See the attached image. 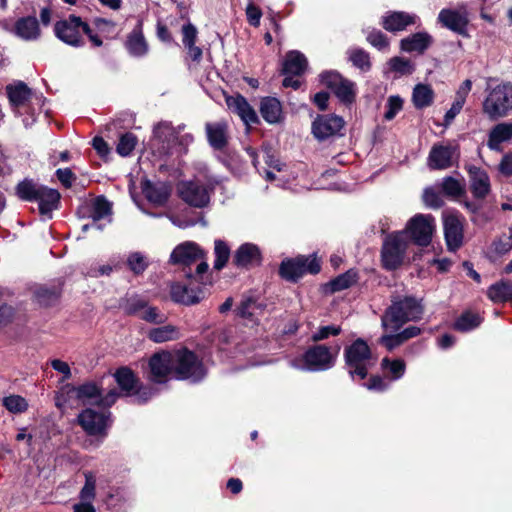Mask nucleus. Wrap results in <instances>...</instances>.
Here are the masks:
<instances>
[{"mask_svg":"<svg viewBox=\"0 0 512 512\" xmlns=\"http://www.w3.org/2000/svg\"><path fill=\"white\" fill-rule=\"evenodd\" d=\"M367 41L378 50H386L389 46L387 37L380 30L368 32Z\"/></svg>","mask_w":512,"mask_h":512,"instance_id":"56","label":"nucleus"},{"mask_svg":"<svg viewBox=\"0 0 512 512\" xmlns=\"http://www.w3.org/2000/svg\"><path fill=\"white\" fill-rule=\"evenodd\" d=\"M209 144L216 150H222L228 142V125L224 121L207 123L205 126Z\"/></svg>","mask_w":512,"mask_h":512,"instance_id":"32","label":"nucleus"},{"mask_svg":"<svg viewBox=\"0 0 512 512\" xmlns=\"http://www.w3.org/2000/svg\"><path fill=\"white\" fill-rule=\"evenodd\" d=\"M341 327L338 325H327L319 327L316 332H314L311 336V339L314 342L322 341L330 336H337L341 333Z\"/></svg>","mask_w":512,"mask_h":512,"instance_id":"54","label":"nucleus"},{"mask_svg":"<svg viewBox=\"0 0 512 512\" xmlns=\"http://www.w3.org/2000/svg\"><path fill=\"white\" fill-rule=\"evenodd\" d=\"M340 350L337 346L335 352L325 345H315L309 348L303 356L290 361L293 368L307 371H324L332 368L336 361V356Z\"/></svg>","mask_w":512,"mask_h":512,"instance_id":"4","label":"nucleus"},{"mask_svg":"<svg viewBox=\"0 0 512 512\" xmlns=\"http://www.w3.org/2000/svg\"><path fill=\"white\" fill-rule=\"evenodd\" d=\"M246 16L250 25L257 27L260 24L262 12L252 1L246 7Z\"/></svg>","mask_w":512,"mask_h":512,"instance_id":"61","label":"nucleus"},{"mask_svg":"<svg viewBox=\"0 0 512 512\" xmlns=\"http://www.w3.org/2000/svg\"><path fill=\"white\" fill-rule=\"evenodd\" d=\"M344 358L349 374L360 379L366 378L369 369L376 363L370 347L362 338L356 339L345 348Z\"/></svg>","mask_w":512,"mask_h":512,"instance_id":"3","label":"nucleus"},{"mask_svg":"<svg viewBox=\"0 0 512 512\" xmlns=\"http://www.w3.org/2000/svg\"><path fill=\"white\" fill-rule=\"evenodd\" d=\"M143 191L147 199L156 205H163L170 194L169 188L165 184L152 185L148 183Z\"/></svg>","mask_w":512,"mask_h":512,"instance_id":"43","label":"nucleus"},{"mask_svg":"<svg viewBox=\"0 0 512 512\" xmlns=\"http://www.w3.org/2000/svg\"><path fill=\"white\" fill-rule=\"evenodd\" d=\"M77 422L87 434L96 435V411L94 409H84L78 415Z\"/></svg>","mask_w":512,"mask_h":512,"instance_id":"44","label":"nucleus"},{"mask_svg":"<svg viewBox=\"0 0 512 512\" xmlns=\"http://www.w3.org/2000/svg\"><path fill=\"white\" fill-rule=\"evenodd\" d=\"M214 269L221 270L224 268L230 257V248L222 240H215L214 242Z\"/></svg>","mask_w":512,"mask_h":512,"instance_id":"45","label":"nucleus"},{"mask_svg":"<svg viewBox=\"0 0 512 512\" xmlns=\"http://www.w3.org/2000/svg\"><path fill=\"white\" fill-rule=\"evenodd\" d=\"M140 318L154 324H161L166 321V316L158 308L146 305V308L140 314Z\"/></svg>","mask_w":512,"mask_h":512,"instance_id":"55","label":"nucleus"},{"mask_svg":"<svg viewBox=\"0 0 512 512\" xmlns=\"http://www.w3.org/2000/svg\"><path fill=\"white\" fill-rule=\"evenodd\" d=\"M12 32L24 41H37L41 37V28L35 16L19 18Z\"/></svg>","mask_w":512,"mask_h":512,"instance_id":"27","label":"nucleus"},{"mask_svg":"<svg viewBox=\"0 0 512 512\" xmlns=\"http://www.w3.org/2000/svg\"><path fill=\"white\" fill-rule=\"evenodd\" d=\"M96 399V383L88 382L79 386L64 384L55 395V405L62 409L80 407L93 403Z\"/></svg>","mask_w":512,"mask_h":512,"instance_id":"7","label":"nucleus"},{"mask_svg":"<svg viewBox=\"0 0 512 512\" xmlns=\"http://www.w3.org/2000/svg\"><path fill=\"white\" fill-rule=\"evenodd\" d=\"M181 126L175 129L169 122L158 123L153 130L151 149L159 157L182 153L194 140L191 134L180 135Z\"/></svg>","mask_w":512,"mask_h":512,"instance_id":"2","label":"nucleus"},{"mask_svg":"<svg viewBox=\"0 0 512 512\" xmlns=\"http://www.w3.org/2000/svg\"><path fill=\"white\" fill-rule=\"evenodd\" d=\"M459 158V145L456 142L435 144L428 156V166L432 169H447Z\"/></svg>","mask_w":512,"mask_h":512,"instance_id":"15","label":"nucleus"},{"mask_svg":"<svg viewBox=\"0 0 512 512\" xmlns=\"http://www.w3.org/2000/svg\"><path fill=\"white\" fill-rule=\"evenodd\" d=\"M147 302L139 297V296H132L128 298L124 304V310L127 314L135 315V314H141L144 308H146Z\"/></svg>","mask_w":512,"mask_h":512,"instance_id":"53","label":"nucleus"},{"mask_svg":"<svg viewBox=\"0 0 512 512\" xmlns=\"http://www.w3.org/2000/svg\"><path fill=\"white\" fill-rule=\"evenodd\" d=\"M437 21L457 34L466 35L468 19L461 9L444 8L439 12Z\"/></svg>","mask_w":512,"mask_h":512,"instance_id":"22","label":"nucleus"},{"mask_svg":"<svg viewBox=\"0 0 512 512\" xmlns=\"http://www.w3.org/2000/svg\"><path fill=\"white\" fill-rule=\"evenodd\" d=\"M55 35L64 43L71 46L84 44V36H87L93 45H96V35L92 34L87 22L80 17L70 15L67 19L57 21L54 26Z\"/></svg>","mask_w":512,"mask_h":512,"instance_id":"5","label":"nucleus"},{"mask_svg":"<svg viewBox=\"0 0 512 512\" xmlns=\"http://www.w3.org/2000/svg\"><path fill=\"white\" fill-rule=\"evenodd\" d=\"M6 93L15 114L19 113V107L25 105L32 96V90L23 81L7 85Z\"/></svg>","mask_w":512,"mask_h":512,"instance_id":"30","label":"nucleus"},{"mask_svg":"<svg viewBox=\"0 0 512 512\" xmlns=\"http://www.w3.org/2000/svg\"><path fill=\"white\" fill-rule=\"evenodd\" d=\"M320 80L334 92L341 102L345 104L354 102L356 97V85L354 82L343 78L335 71L321 73Z\"/></svg>","mask_w":512,"mask_h":512,"instance_id":"13","label":"nucleus"},{"mask_svg":"<svg viewBox=\"0 0 512 512\" xmlns=\"http://www.w3.org/2000/svg\"><path fill=\"white\" fill-rule=\"evenodd\" d=\"M307 65L304 54L296 50L290 51L283 62V74L300 76L305 72Z\"/></svg>","mask_w":512,"mask_h":512,"instance_id":"35","label":"nucleus"},{"mask_svg":"<svg viewBox=\"0 0 512 512\" xmlns=\"http://www.w3.org/2000/svg\"><path fill=\"white\" fill-rule=\"evenodd\" d=\"M403 100L401 97L393 95L387 99L386 112L384 118L387 121H391L395 116L402 110Z\"/></svg>","mask_w":512,"mask_h":512,"instance_id":"52","label":"nucleus"},{"mask_svg":"<svg viewBox=\"0 0 512 512\" xmlns=\"http://www.w3.org/2000/svg\"><path fill=\"white\" fill-rule=\"evenodd\" d=\"M112 203L104 196H98V223L103 221L104 225L112 222Z\"/></svg>","mask_w":512,"mask_h":512,"instance_id":"49","label":"nucleus"},{"mask_svg":"<svg viewBox=\"0 0 512 512\" xmlns=\"http://www.w3.org/2000/svg\"><path fill=\"white\" fill-rule=\"evenodd\" d=\"M148 338L155 343L177 340L180 338V329L170 324L153 328L149 330Z\"/></svg>","mask_w":512,"mask_h":512,"instance_id":"38","label":"nucleus"},{"mask_svg":"<svg viewBox=\"0 0 512 512\" xmlns=\"http://www.w3.org/2000/svg\"><path fill=\"white\" fill-rule=\"evenodd\" d=\"M115 381L125 396L135 395V401L139 404L148 401L153 392L151 389H138V380L133 371L128 367L119 368L114 374Z\"/></svg>","mask_w":512,"mask_h":512,"instance_id":"14","label":"nucleus"},{"mask_svg":"<svg viewBox=\"0 0 512 512\" xmlns=\"http://www.w3.org/2000/svg\"><path fill=\"white\" fill-rule=\"evenodd\" d=\"M117 398L118 394L114 389L105 395L98 389V442L107 435V430L113 423L111 412L106 408L113 405Z\"/></svg>","mask_w":512,"mask_h":512,"instance_id":"18","label":"nucleus"},{"mask_svg":"<svg viewBox=\"0 0 512 512\" xmlns=\"http://www.w3.org/2000/svg\"><path fill=\"white\" fill-rule=\"evenodd\" d=\"M127 264L135 274H141L148 266L146 257L140 252H133L127 258Z\"/></svg>","mask_w":512,"mask_h":512,"instance_id":"50","label":"nucleus"},{"mask_svg":"<svg viewBox=\"0 0 512 512\" xmlns=\"http://www.w3.org/2000/svg\"><path fill=\"white\" fill-rule=\"evenodd\" d=\"M441 186L444 193L449 196H460L464 191L462 184L452 177L444 178Z\"/></svg>","mask_w":512,"mask_h":512,"instance_id":"57","label":"nucleus"},{"mask_svg":"<svg viewBox=\"0 0 512 512\" xmlns=\"http://www.w3.org/2000/svg\"><path fill=\"white\" fill-rule=\"evenodd\" d=\"M379 342L385 346L389 351H392L396 347L402 345L404 341L402 340V336L399 333L397 334H391V335H383Z\"/></svg>","mask_w":512,"mask_h":512,"instance_id":"62","label":"nucleus"},{"mask_svg":"<svg viewBox=\"0 0 512 512\" xmlns=\"http://www.w3.org/2000/svg\"><path fill=\"white\" fill-rule=\"evenodd\" d=\"M435 228V218L432 215L416 214L407 222L402 232L406 238L409 236L416 245L426 247L432 241Z\"/></svg>","mask_w":512,"mask_h":512,"instance_id":"11","label":"nucleus"},{"mask_svg":"<svg viewBox=\"0 0 512 512\" xmlns=\"http://www.w3.org/2000/svg\"><path fill=\"white\" fill-rule=\"evenodd\" d=\"M482 321L483 318L478 313L466 311L457 318L454 328L461 332H468L480 326Z\"/></svg>","mask_w":512,"mask_h":512,"instance_id":"42","label":"nucleus"},{"mask_svg":"<svg viewBox=\"0 0 512 512\" xmlns=\"http://www.w3.org/2000/svg\"><path fill=\"white\" fill-rule=\"evenodd\" d=\"M149 379L155 383H165L174 372L173 352L162 351L151 356L148 362Z\"/></svg>","mask_w":512,"mask_h":512,"instance_id":"16","label":"nucleus"},{"mask_svg":"<svg viewBox=\"0 0 512 512\" xmlns=\"http://www.w3.org/2000/svg\"><path fill=\"white\" fill-rule=\"evenodd\" d=\"M260 113L266 122L278 123L283 117L282 105L275 97H265L261 100Z\"/></svg>","mask_w":512,"mask_h":512,"instance_id":"36","label":"nucleus"},{"mask_svg":"<svg viewBox=\"0 0 512 512\" xmlns=\"http://www.w3.org/2000/svg\"><path fill=\"white\" fill-rule=\"evenodd\" d=\"M178 191L181 199L193 207H205L210 201V192L207 186L199 182H182L178 185Z\"/></svg>","mask_w":512,"mask_h":512,"instance_id":"17","label":"nucleus"},{"mask_svg":"<svg viewBox=\"0 0 512 512\" xmlns=\"http://www.w3.org/2000/svg\"><path fill=\"white\" fill-rule=\"evenodd\" d=\"M170 295L174 302L183 305H195L205 298L203 288L200 286L192 287L179 282L171 284Z\"/></svg>","mask_w":512,"mask_h":512,"instance_id":"20","label":"nucleus"},{"mask_svg":"<svg viewBox=\"0 0 512 512\" xmlns=\"http://www.w3.org/2000/svg\"><path fill=\"white\" fill-rule=\"evenodd\" d=\"M381 366L383 369L388 370L391 374V380L400 379L405 373V363L403 360L396 359L390 361L388 358H384L381 362Z\"/></svg>","mask_w":512,"mask_h":512,"instance_id":"46","label":"nucleus"},{"mask_svg":"<svg viewBox=\"0 0 512 512\" xmlns=\"http://www.w3.org/2000/svg\"><path fill=\"white\" fill-rule=\"evenodd\" d=\"M3 406L11 413H22L27 410L28 403L19 395H10L3 399Z\"/></svg>","mask_w":512,"mask_h":512,"instance_id":"47","label":"nucleus"},{"mask_svg":"<svg viewBox=\"0 0 512 512\" xmlns=\"http://www.w3.org/2000/svg\"><path fill=\"white\" fill-rule=\"evenodd\" d=\"M432 36L427 32L411 34L400 41V48L407 53H424L432 44Z\"/></svg>","mask_w":512,"mask_h":512,"instance_id":"31","label":"nucleus"},{"mask_svg":"<svg viewBox=\"0 0 512 512\" xmlns=\"http://www.w3.org/2000/svg\"><path fill=\"white\" fill-rule=\"evenodd\" d=\"M512 249V228L508 234H503L494 242V251L498 254H505Z\"/></svg>","mask_w":512,"mask_h":512,"instance_id":"59","label":"nucleus"},{"mask_svg":"<svg viewBox=\"0 0 512 512\" xmlns=\"http://www.w3.org/2000/svg\"><path fill=\"white\" fill-rule=\"evenodd\" d=\"M408 244L404 232H394L385 237L381 248V261L386 270H395L403 264Z\"/></svg>","mask_w":512,"mask_h":512,"instance_id":"10","label":"nucleus"},{"mask_svg":"<svg viewBox=\"0 0 512 512\" xmlns=\"http://www.w3.org/2000/svg\"><path fill=\"white\" fill-rule=\"evenodd\" d=\"M358 280V273L355 269H350L345 273L332 279L327 285L326 289L331 293L342 291L351 287Z\"/></svg>","mask_w":512,"mask_h":512,"instance_id":"40","label":"nucleus"},{"mask_svg":"<svg viewBox=\"0 0 512 512\" xmlns=\"http://www.w3.org/2000/svg\"><path fill=\"white\" fill-rule=\"evenodd\" d=\"M182 34L184 46L195 44L197 38V30L194 25L191 23L183 25Z\"/></svg>","mask_w":512,"mask_h":512,"instance_id":"64","label":"nucleus"},{"mask_svg":"<svg viewBox=\"0 0 512 512\" xmlns=\"http://www.w3.org/2000/svg\"><path fill=\"white\" fill-rule=\"evenodd\" d=\"M42 186L32 179H24L16 186V194L21 200L33 202L36 200Z\"/></svg>","mask_w":512,"mask_h":512,"instance_id":"41","label":"nucleus"},{"mask_svg":"<svg viewBox=\"0 0 512 512\" xmlns=\"http://www.w3.org/2000/svg\"><path fill=\"white\" fill-rule=\"evenodd\" d=\"M434 100V91L427 84H417L412 93V102L417 109L430 106Z\"/></svg>","mask_w":512,"mask_h":512,"instance_id":"39","label":"nucleus"},{"mask_svg":"<svg viewBox=\"0 0 512 512\" xmlns=\"http://www.w3.org/2000/svg\"><path fill=\"white\" fill-rule=\"evenodd\" d=\"M423 201L425 205L430 208H439L443 204L440 195L432 188L425 189L423 193Z\"/></svg>","mask_w":512,"mask_h":512,"instance_id":"60","label":"nucleus"},{"mask_svg":"<svg viewBox=\"0 0 512 512\" xmlns=\"http://www.w3.org/2000/svg\"><path fill=\"white\" fill-rule=\"evenodd\" d=\"M444 234L448 249L457 250L463 242V219L457 214H448L444 218Z\"/></svg>","mask_w":512,"mask_h":512,"instance_id":"23","label":"nucleus"},{"mask_svg":"<svg viewBox=\"0 0 512 512\" xmlns=\"http://www.w3.org/2000/svg\"><path fill=\"white\" fill-rule=\"evenodd\" d=\"M320 271V263L316 257L298 256L284 260L280 266V275L291 281H296L305 273L316 274Z\"/></svg>","mask_w":512,"mask_h":512,"instance_id":"12","label":"nucleus"},{"mask_svg":"<svg viewBox=\"0 0 512 512\" xmlns=\"http://www.w3.org/2000/svg\"><path fill=\"white\" fill-rule=\"evenodd\" d=\"M64 281L62 279H55L49 283L36 286L33 291V296L36 302L41 306L55 305L62 294Z\"/></svg>","mask_w":512,"mask_h":512,"instance_id":"21","label":"nucleus"},{"mask_svg":"<svg viewBox=\"0 0 512 512\" xmlns=\"http://www.w3.org/2000/svg\"><path fill=\"white\" fill-rule=\"evenodd\" d=\"M390 68L400 74H411L414 67L411 62L405 58L393 57L389 61Z\"/></svg>","mask_w":512,"mask_h":512,"instance_id":"58","label":"nucleus"},{"mask_svg":"<svg viewBox=\"0 0 512 512\" xmlns=\"http://www.w3.org/2000/svg\"><path fill=\"white\" fill-rule=\"evenodd\" d=\"M172 352L174 373L177 379L198 382L205 377L206 370L195 353L186 348Z\"/></svg>","mask_w":512,"mask_h":512,"instance_id":"9","label":"nucleus"},{"mask_svg":"<svg viewBox=\"0 0 512 512\" xmlns=\"http://www.w3.org/2000/svg\"><path fill=\"white\" fill-rule=\"evenodd\" d=\"M204 253L201 248L194 242L186 241L177 245L171 255L170 262L172 264H178L183 266H190L197 261H200L196 267L195 275L191 272H186L188 279L195 278L196 280H202L203 275L208 270V264L203 261Z\"/></svg>","mask_w":512,"mask_h":512,"instance_id":"8","label":"nucleus"},{"mask_svg":"<svg viewBox=\"0 0 512 512\" xmlns=\"http://www.w3.org/2000/svg\"><path fill=\"white\" fill-rule=\"evenodd\" d=\"M125 46L129 54L133 57H143L148 53V44L142 33V27L140 23H138L137 26L127 36Z\"/></svg>","mask_w":512,"mask_h":512,"instance_id":"33","label":"nucleus"},{"mask_svg":"<svg viewBox=\"0 0 512 512\" xmlns=\"http://www.w3.org/2000/svg\"><path fill=\"white\" fill-rule=\"evenodd\" d=\"M59 200L60 193L57 190L42 186L35 202L38 203L40 214L48 215L54 209H57Z\"/></svg>","mask_w":512,"mask_h":512,"instance_id":"34","label":"nucleus"},{"mask_svg":"<svg viewBox=\"0 0 512 512\" xmlns=\"http://www.w3.org/2000/svg\"><path fill=\"white\" fill-rule=\"evenodd\" d=\"M262 260L260 248L254 243H243L233 255V264L238 268H250L259 265Z\"/></svg>","mask_w":512,"mask_h":512,"instance_id":"25","label":"nucleus"},{"mask_svg":"<svg viewBox=\"0 0 512 512\" xmlns=\"http://www.w3.org/2000/svg\"><path fill=\"white\" fill-rule=\"evenodd\" d=\"M344 120L337 115L318 116L312 123V133L318 140H325L340 132Z\"/></svg>","mask_w":512,"mask_h":512,"instance_id":"19","label":"nucleus"},{"mask_svg":"<svg viewBox=\"0 0 512 512\" xmlns=\"http://www.w3.org/2000/svg\"><path fill=\"white\" fill-rule=\"evenodd\" d=\"M482 110L492 121L506 117L512 110V83H502L489 90Z\"/></svg>","mask_w":512,"mask_h":512,"instance_id":"6","label":"nucleus"},{"mask_svg":"<svg viewBox=\"0 0 512 512\" xmlns=\"http://www.w3.org/2000/svg\"><path fill=\"white\" fill-rule=\"evenodd\" d=\"M51 366L53 367L54 370H56L57 372H59L63 375L60 380L61 383H64L65 381H67L68 379L71 378L72 373H71L70 366L68 365L67 362H64L59 359H54L51 361Z\"/></svg>","mask_w":512,"mask_h":512,"instance_id":"63","label":"nucleus"},{"mask_svg":"<svg viewBox=\"0 0 512 512\" xmlns=\"http://www.w3.org/2000/svg\"><path fill=\"white\" fill-rule=\"evenodd\" d=\"M423 313L421 299L414 296H395L381 318L382 327L396 331L406 322L420 320Z\"/></svg>","mask_w":512,"mask_h":512,"instance_id":"1","label":"nucleus"},{"mask_svg":"<svg viewBox=\"0 0 512 512\" xmlns=\"http://www.w3.org/2000/svg\"><path fill=\"white\" fill-rule=\"evenodd\" d=\"M137 144V137L132 133H126L121 136L117 145V152L121 156H128L134 150Z\"/></svg>","mask_w":512,"mask_h":512,"instance_id":"48","label":"nucleus"},{"mask_svg":"<svg viewBox=\"0 0 512 512\" xmlns=\"http://www.w3.org/2000/svg\"><path fill=\"white\" fill-rule=\"evenodd\" d=\"M226 104L230 111L237 114L246 125L258 122V116L255 110L243 96H229L226 98Z\"/></svg>","mask_w":512,"mask_h":512,"instance_id":"29","label":"nucleus"},{"mask_svg":"<svg viewBox=\"0 0 512 512\" xmlns=\"http://www.w3.org/2000/svg\"><path fill=\"white\" fill-rule=\"evenodd\" d=\"M470 189L475 198L484 199L490 192V178L484 169L470 165L467 167Z\"/></svg>","mask_w":512,"mask_h":512,"instance_id":"26","label":"nucleus"},{"mask_svg":"<svg viewBox=\"0 0 512 512\" xmlns=\"http://www.w3.org/2000/svg\"><path fill=\"white\" fill-rule=\"evenodd\" d=\"M511 140L512 122H501L490 129L488 133L487 147L491 151L501 152L503 150L502 144Z\"/></svg>","mask_w":512,"mask_h":512,"instance_id":"28","label":"nucleus"},{"mask_svg":"<svg viewBox=\"0 0 512 512\" xmlns=\"http://www.w3.org/2000/svg\"><path fill=\"white\" fill-rule=\"evenodd\" d=\"M349 59L354 66L358 67L363 71H366L370 68L369 55L362 49L351 50L349 54Z\"/></svg>","mask_w":512,"mask_h":512,"instance_id":"51","label":"nucleus"},{"mask_svg":"<svg viewBox=\"0 0 512 512\" xmlns=\"http://www.w3.org/2000/svg\"><path fill=\"white\" fill-rule=\"evenodd\" d=\"M419 20L416 14L404 11H389L381 18L382 27L389 32H399L408 26L414 25Z\"/></svg>","mask_w":512,"mask_h":512,"instance_id":"24","label":"nucleus"},{"mask_svg":"<svg viewBox=\"0 0 512 512\" xmlns=\"http://www.w3.org/2000/svg\"><path fill=\"white\" fill-rule=\"evenodd\" d=\"M488 298L495 303L512 301V280H500L487 290Z\"/></svg>","mask_w":512,"mask_h":512,"instance_id":"37","label":"nucleus"}]
</instances>
